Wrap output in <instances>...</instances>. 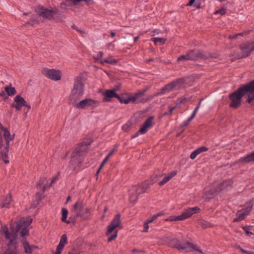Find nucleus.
I'll use <instances>...</instances> for the list:
<instances>
[{
	"label": "nucleus",
	"instance_id": "f257e3e1",
	"mask_svg": "<svg viewBox=\"0 0 254 254\" xmlns=\"http://www.w3.org/2000/svg\"><path fill=\"white\" fill-rule=\"evenodd\" d=\"M247 93H249L248 102L251 103L254 99V81H251L230 94L229 97L231 102L229 106L233 108H238L241 104L242 97Z\"/></svg>",
	"mask_w": 254,
	"mask_h": 254
},
{
	"label": "nucleus",
	"instance_id": "f03ea898",
	"mask_svg": "<svg viewBox=\"0 0 254 254\" xmlns=\"http://www.w3.org/2000/svg\"><path fill=\"white\" fill-rule=\"evenodd\" d=\"M185 81L183 78H179L173 81L170 83L165 85L158 92L154 94V95H150L148 97H143L145 92L147 91L148 88L144 89L143 90L139 91L135 94L137 97L139 103H145L152 100L154 96H158L169 93L174 90L178 89L182 87Z\"/></svg>",
	"mask_w": 254,
	"mask_h": 254
},
{
	"label": "nucleus",
	"instance_id": "7ed1b4c3",
	"mask_svg": "<svg viewBox=\"0 0 254 254\" xmlns=\"http://www.w3.org/2000/svg\"><path fill=\"white\" fill-rule=\"evenodd\" d=\"M31 218L29 217L26 218H23L16 224V228H15L14 225H11L10 229L11 230V233L9 232V233L10 235H13L14 236V241L17 237V233L20 230H21L20 233L22 237L28 235L29 232L27 228L31 224Z\"/></svg>",
	"mask_w": 254,
	"mask_h": 254
},
{
	"label": "nucleus",
	"instance_id": "20e7f679",
	"mask_svg": "<svg viewBox=\"0 0 254 254\" xmlns=\"http://www.w3.org/2000/svg\"><path fill=\"white\" fill-rule=\"evenodd\" d=\"M121 215L117 214L112 220L108 227L106 235L109 236L108 242H111L115 239L118 236V231L116 230L118 227L121 228V222L120 220Z\"/></svg>",
	"mask_w": 254,
	"mask_h": 254
},
{
	"label": "nucleus",
	"instance_id": "39448f33",
	"mask_svg": "<svg viewBox=\"0 0 254 254\" xmlns=\"http://www.w3.org/2000/svg\"><path fill=\"white\" fill-rule=\"evenodd\" d=\"M0 233L3 235L8 244V248L3 254H17L14 242V236L9 233L8 228L3 226L0 231Z\"/></svg>",
	"mask_w": 254,
	"mask_h": 254
},
{
	"label": "nucleus",
	"instance_id": "423d86ee",
	"mask_svg": "<svg viewBox=\"0 0 254 254\" xmlns=\"http://www.w3.org/2000/svg\"><path fill=\"white\" fill-rule=\"evenodd\" d=\"M148 188L146 183L141 185L134 186L129 190V200L131 203H134L138 199V195L145 191Z\"/></svg>",
	"mask_w": 254,
	"mask_h": 254
},
{
	"label": "nucleus",
	"instance_id": "0eeeda50",
	"mask_svg": "<svg viewBox=\"0 0 254 254\" xmlns=\"http://www.w3.org/2000/svg\"><path fill=\"white\" fill-rule=\"evenodd\" d=\"M79 82L77 79L73 85V88L71 91V94L69 96L70 102L74 104L77 108H79Z\"/></svg>",
	"mask_w": 254,
	"mask_h": 254
},
{
	"label": "nucleus",
	"instance_id": "6e6552de",
	"mask_svg": "<svg viewBox=\"0 0 254 254\" xmlns=\"http://www.w3.org/2000/svg\"><path fill=\"white\" fill-rule=\"evenodd\" d=\"M232 185L233 182L231 180L223 181L220 185L218 186L217 189L215 191H213L212 190H210L209 193L210 194H211V196H210L209 197L204 196V197L205 199L207 198H210L213 196L216 195L218 193L221 191H225L229 190L232 188Z\"/></svg>",
	"mask_w": 254,
	"mask_h": 254
},
{
	"label": "nucleus",
	"instance_id": "1a4fd4ad",
	"mask_svg": "<svg viewBox=\"0 0 254 254\" xmlns=\"http://www.w3.org/2000/svg\"><path fill=\"white\" fill-rule=\"evenodd\" d=\"M240 48L242 51V55L239 57V58L248 57L253 51H254V41L243 43L240 45Z\"/></svg>",
	"mask_w": 254,
	"mask_h": 254
},
{
	"label": "nucleus",
	"instance_id": "9d476101",
	"mask_svg": "<svg viewBox=\"0 0 254 254\" xmlns=\"http://www.w3.org/2000/svg\"><path fill=\"white\" fill-rule=\"evenodd\" d=\"M36 10L39 15L49 19L53 18L58 12L56 8L48 9L42 6L37 7Z\"/></svg>",
	"mask_w": 254,
	"mask_h": 254
},
{
	"label": "nucleus",
	"instance_id": "9b49d317",
	"mask_svg": "<svg viewBox=\"0 0 254 254\" xmlns=\"http://www.w3.org/2000/svg\"><path fill=\"white\" fill-rule=\"evenodd\" d=\"M42 72L47 77L53 80H59L61 78V72L59 70L44 68L42 69Z\"/></svg>",
	"mask_w": 254,
	"mask_h": 254
},
{
	"label": "nucleus",
	"instance_id": "f8f14e48",
	"mask_svg": "<svg viewBox=\"0 0 254 254\" xmlns=\"http://www.w3.org/2000/svg\"><path fill=\"white\" fill-rule=\"evenodd\" d=\"M13 139H6L2 141V146L0 147V153L2 159L5 163L7 164L9 163L8 160V153L9 147V142Z\"/></svg>",
	"mask_w": 254,
	"mask_h": 254
},
{
	"label": "nucleus",
	"instance_id": "ddd939ff",
	"mask_svg": "<svg viewBox=\"0 0 254 254\" xmlns=\"http://www.w3.org/2000/svg\"><path fill=\"white\" fill-rule=\"evenodd\" d=\"M252 209L251 204H247L244 207L239 210L236 213V217L234 218V222H238L243 220L245 216L248 215Z\"/></svg>",
	"mask_w": 254,
	"mask_h": 254
},
{
	"label": "nucleus",
	"instance_id": "4468645a",
	"mask_svg": "<svg viewBox=\"0 0 254 254\" xmlns=\"http://www.w3.org/2000/svg\"><path fill=\"white\" fill-rule=\"evenodd\" d=\"M12 107L15 108L16 110H20L23 106L26 107L29 110L31 107L20 95H16L14 98V102L11 105Z\"/></svg>",
	"mask_w": 254,
	"mask_h": 254
},
{
	"label": "nucleus",
	"instance_id": "2eb2a0df",
	"mask_svg": "<svg viewBox=\"0 0 254 254\" xmlns=\"http://www.w3.org/2000/svg\"><path fill=\"white\" fill-rule=\"evenodd\" d=\"M6 139H13L14 137V134H11L9 131L0 123V147L2 146V141Z\"/></svg>",
	"mask_w": 254,
	"mask_h": 254
},
{
	"label": "nucleus",
	"instance_id": "dca6fc26",
	"mask_svg": "<svg viewBox=\"0 0 254 254\" xmlns=\"http://www.w3.org/2000/svg\"><path fill=\"white\" fill-rule=\"evenodd\" d=\"M200 209L198 207H189L183 212L181 215L182 220L191 217L192 215L198 213Z\"/></svg>",
	"mask_w": 254,
	"mask_h": 254
},
{
	"label": "nucleus",
	"instance_id": "f3484780",
	"mask_svg": "<svg viewBox=\"0 0 254 254\" xmlns=\"http://www.w3.org/2000/svg\"><path fill=\"white\" fill-rule=\"evenodd\" d=\"M198 57L196 51H191L185 55H182L178 58V61L186 60H194Z\"/></svg>",
	"mask_w": 254,
	"mask_h": 254
},
{
	"label": "nucleus",
	"instance_id": "a211bd4d",
	"mask_svg": "<svg viewBox=\"0 0 254 254\" xmlns=\"http://www.w3.org/2000/svg\"><path fill=\"white\" fill-rule=\"evenodd\" d=\"M103 95L104 96L103 101L105 102L110 101L111 99L114 97L117 99L119 97V95L116 93V89L107 90L104 92Z\"/></svg>",
	"mask_w": 254,
	"mask_h": 254
},
{
	"label": "nucleus",
	"instance_id": "6ab92c4d",
	"mask_svg": "<svg viewBox=\"0 0 254 254\" xmlns=\"http://www.w3.org/2000/svg\"><path fill=\"white\" fill-rule=\"evenodd\" d=\"M183 249L184 250V251L186 252L195 251L199 252L200 254H204L202 251L198 246L190 242L186 243L185 247L183 248Z\"/></svg>",
	"mask_w": 254,
	"mask_h": 254
},
{
	"label": "nucleus",
	"instance_id": "aec40b11",
	"mask_svg": "<svg viewBox=\"0 0 254 254\" xmlns=\"http://www.w3.org/2000/svg\"><path fill=\"white\" fill-rule=\"evenodd\" d=\"M118 99L121 103H124L126 104L130 102H132L133 103H139L135 94L132 96H129L126 98H123L119 96V97L118 98Z\"/></svg>",
	"mask_w": 254,
	"mask_h": 254
},
{
	"label": "nucleus",
	"instance_id": "412c9836",
	"mask_svg": "<svg viewBox=\"0 0 254 254\" xmlns=\"http://www.w3.org/2000/svg\"><path fill=\"white\" fill-rule=\"evenodd\" d=\"M99 104L98 101L90 99L83 100L80 101V108H87L88 107H95Z\"/></svg>",
	"mask_w": 254,
	"mask_h": 254
},
{
	"label": "nucleus",
	"instance_id": "4be33fe9",
	"mask_svg": "<svg viewBox=\"0 0 254 254\" xmlns=\"http://www.w3.org/2000/svg\"><path fill=\"white\" fill-rule=\"evenodd\" d=\"M152 120V117L148 118L140 127V129L139 130V132L141 133V134H145L147 131L148 129L151 127Z\"/></svg>",
	"mask_w": 254,
	"mask_h": 254
},
{
	"label": "nucleus",
	"instance_id": "5701e85b",
	"mask_svg": "<svg viewBox=\"0 0 254 254\" xmlns=\"http://www.w3.org/2000/svg\"><path fill=\"white\" fill-rule=\"evenodd\" d=\"M66 244H67V238L65 235H63L62 236L60 243L57 247L55 254H61Z\"/></svg>",
	"mask_w": 254,
	"mask_h": 254
},
{
	"label": "nucleus",
	"instance_id": "b1692460",
	"mask_svg": "<svg viewBox=\"0 0 254 254\" xmlns=\"http://www.w3.org/2000/svg\"><path fill=\"white\" fill-rule=\"evenodd\" d=\"M169 246L172 248H175L179 251H184L183 248L185 247V243L182 245L180 244V242L178 239L174 238L172 239L169 243Z\"/></svg>",
	"mask_w": 254,
	"mask_h": 254
},
{
	"label": "nucleus",
	"instance_id": "393cba45",
	"mask_svg": "<svg viewBox=\"0 0 254 254\" xmlns=\"http://www.w3.org/2000/svg\"><path fill=\"white\" fill-rule=\"evenodd\" d=\"M79 163V150L76 149L75 152H73L71 156V158L70 161V164L73 167L76 164H78Z\"/></svg>",
	"mask_w": 254,
	"mask_h": 254
},
{
	"label": "nucleus",
	"instance_id": "a878e982",
	"mask_svg": "<svg viewBox=\"0 0 254 254\" xmlns=\"http://www.w3.org/2000/svg\"><path fill=\"white\" fill-rule=\"evenodd\" d=\"M47 181L45 178H41L37 183V187L38 189H41L42 192H44L45 190L49 187V185L47 183Z\"/></svg>",
	"mask_w": 254,
	"mask_h": 254
},
{
	"label": "nucleus",
	"instance_id": "bb28decb",
	"mask_svg": "<svg viewBox=\"0 0 254 254\" xmlns=\"http://www.w3.org/2000/svg\"><path fill=\"white\" fill-rule=\"evenodd\" d=\"M177 172L176 171H174L171 172L167 175L164 177L162 180H161L159 183V185L160 186H163L168 182H169L172 178H173L174 176L177 175Z\"/></svg>",
	"mask_w": 254,
	"mask_h": 254
},
{
	"label": "nucleus",
	"instance_id": "cd10ccee",
	"mask_svg": "<svg viewBox=\"0 0 254 254\" xmlns=\"http://www.w3.org/2000/svg\"><path fill=\"white\" fill-rule=\"evenodd\" d=\"M79 2V0H66L65 1L61 3V6L62 8H66L67 7H72Z\"/></svg>",
	"mask_w": 254,
	"mask_h": 254
},
{
	"label": "nucleus",
	"instance_id": "c85d7f7f",
	"mask_svg": "<svg viewBox=\"0 0 254 254\" xmlns=\"http://www.w3.org/2000/svg\"><path fill=\"white\" fill-rule=\"evenodd\" d=\"M118 61L115 59H114L113 56L111 55L109 56L104 60H101L100 63L102 64H104L105 63L111 64L112 65H115L117 64Z\"/></svg>",
	"mask_w": 254,
	"mask_h": 254
},
{
	"label": "nucleus",
	"instance_id": "c756f323",
	"mask_svg": "<svg viewBox=\"0 0 254 254\" xmlns=\"http://www.w3.org/2000/svg\"><path fill=\"white\" fill-rule=\"evenodd\" d=\"M70 213L72 217H75L78 216L79 214V204L78 201L72 207Z\"/></svg>",
	"mask_w": 254,
	"mask_h": 254
},
{
	"label": "nucleus",
	"instance_id": "7c9ffc66",
	"mask_svg": "<svg viewBox=\"0 0 254 254\" xmlns=\"http://www.w3.org/2000/svg\"><path fill=\"white\" fill-rule=\"evenodd\" d=\"M23 248L24 249L25 252L27 254H31L33 252L34 249L37 247L34 246H30L28 242L26 241H23Z\"/></svg>",
	"mask_w": 254,
	"mask_h": 254
},
{
	"label": "nucleus",
	"instance_id": "2f4dec72",
	"mask_svg": "<svg viewBox=\"0 0 254 254\" xmlns=\"http://www.w3.org/2000/svg\"><path fill=\"white\" fill-rule=\"evenodd\" d=\"M4 90L8 96H12L16 93V89L14 87L11 86V84L4 87Z\"/></svg>",
	"mask_w": 254,
	"mask_h": 254
},
{
	"label": "nucleus",
	"instance_id": "473e14b6",
	"mask_svg": "<svg viewBox=\"0 0 254 254\" xmlns=\"http://www.w3.org/2000/svg\"><path fill=\"white\" fill-rule=\"evenodd\" d=\"M92 140L91 139H87L85 141H83L81 143H80V152H81L82 148H83V151H86L87 149L91 143H92Z\"/></svg>",
	"mask_w": 254,
	"mask_h": 254
},
{
	"label": "nucleus",
	"instance_id": "72a5a7b5",
	"mask_svg": "<svg viewBox=\"0 0 254 254\" xmlns=\"http://www.w3.org/2000/svg\"><path fill=\"white\" fill-rule=\"evenodd\" d=\"M11 201V196L10 194H7L2 202L1 207L8 208Z\"/></svg>",
	"mask_w": 254,
	"mask_h": 254
},
{
	"label": "nucleus",
	"instance_id": "f704fd0d",
	"mask_svg": "<svg viewBox=\"0 0 254 254\" xmlns=\"http://www.w3.org/2000/svg\"><path fill=\"white\" fill-rule=\"evenodd\" d=\"M241 160L246 163L254 162V151L251 153L247 155L246 156L242 158Z\"/></svg>",
	"mask_w": 254,
	"mask_h": 254
},
{
	"label": "nucleus",
	"instance_id": "c9c22d12",
	"mask_svg": "<svg viewBox=\"0 0 254 254\" xmlns=\"http://www.w3.org/2000/svg\"><path fill=\"white\" fill-rule=\"evenodd\" d=\"M90 212L87 208L80 209V219H85L89 217Z\"/></svg>",
	"mask_w": 254,
	"mask_h": 254
},
{
	"label": "nucleus",
	"instance_id": "e433bc0d",
	"mask_svg": "<svg viewBox=\"0 0 254 254\" xmlns=\"http://www.w3.org/2000/svg\"><path fill=\"white\" fill-rule=\"evenodd\" d=\"M151 40L156 44L160 43V44L162 45L165 43L166 39L159 37H154L151 38Z\"/></svg>",
	"mask_w": 254,
	"mask_h": 254
},
{
	"label": "nucleus",
	"instance_id": "4c0bfd02",
	"mask_svg": "<svg viewBox=\"0 0 254 254\" xmlns=\"http://www.w3.org/2000/svg\"><path fill=\"white\" fill-rule=\"evenodd\" d=\"M103 55V52L100 51L93 55V58L96 61L99 62L100 63V61L102 60V59Z\"/></svg>",
	"mask_w": 254,
	"mask_h": 254
},
{
	"label": "nucleus",
	"instance_id": "58836bf2",
	"mask_svg": "<svg viewBox=\"0 0 254 254\" xmlns=\"http://www.w3.org/2000/svg\"><path fill=\"white\" fill-rule=\"evenodd\" d=\"M182 220L181 215L175 216L172 215L165 219L166 221H174Z\"/></svg>",
	"mask_w": 254,
	"mask_h": 254
},
{
	"label": "nucleus",
	"instance_id": "ea45409f",
	"mask_svg": "<svg viewBox=\"0 0 254 254\" xmlns=\"http://www.w3.org/2000/svg\"><path fill=\"white\" fill-rule=\"evenodd\" d=\"M62 221L63 222L66 221V219L67 218V216L68 214V211L65 208H62Z\"/></svg>",
	"mask_w": 254,
	"mask_h": 254
},
{
	"label": "nucleus",
	"instance_id": "a19ab883",
	"mask_svg": "<svg viewBox=\"0 0 254 254\" xmlns=\"http://www.w3.org/2000/svg\"><path fill=\"white\" fill-rule=\"evenodd\" d=\"M131 125V123L130 122H127L122 127V129L127 131L129 130Z\"/></svg>",
	"mask_w": 254,
	"mask_h": 254
},
{
	"label": "nucleus",
	"instance_id": "79ce46f5",
	"mask_svg": "<svg viewBox=\"0 0 254 254\" xmlns=\"http://www.w3.org/2000/svg\"><path fill=\"white\" fill-rule=\"evenodd\" d=\"M198 154H199V152H198L197 149H195L190 154V158L191 159L193 160L196 157V156Z\"/></svg>",
	"mask_w": 254,
	"mask_h": 254
},
{
	"label": "nucleus",
	"instance_id": "37998d69",
	"mask_svg": "<svg viewBox=\"0 0 254 254\" xmlns=\"http://www.w3.org/2000/svg\"><path fill=\"white\" fill-rule=\"evenodd\" d=\"M202 100V99L201 100ZM201 101H200L198 104L197 105V106L195 107V108L194 109V111H193V113L192 114V115H191V118H194V117L195 116V115L197 113L200 106V105H201Z\"/></svg>",
	"mask_w": 254,
	"mask_h": 254
},
{
	"label": "nucleus",
	"instance_id": "c03bdc74",
	"mask_svg": "<svg viewBox=\"0 0 254 254\" xmlns=\"http://www.w3.org/2000/svg\"><path fill=\"white\" fill-rule=\"evenodd\" d=\"M243 229L248 236L253 235V233L250 231V227L249 226H244L243 227Z\"/></svg>",
	"mask_w": 254,
	"mask_h": 254
},
{
	"label": "nucleus",
	"instance_id": "a18cd8bd",
	"mask_svg": "<svg viewBox=\"0 0 254 254\" xmlns=\"http://www.w3.org/2000/svg\"><path fill=\"white\" fill-rule=\"evenodd\" d=\"M194 118H191V116L189 117L187 120H185L183 122L182 126L183 127H186L187 126L190 122Z\"/></svg>",
	"mask_w": 254,
	"mask_h": 254
},
{
	"label": "nucleus",
	"instance_id": "49530a36",
	"mask_svg": "<svg viewBox=\"0 0 254 254\" xmlns=\"http://www.w3.org/2000/svg\"><path fill=\"white\" fill-rule=\"evenodd\" d=\"M109 158H108V157H106L103 160V162L102 163L100 168H99V169L98 170L97 172V173H98L100 170L102 169V167L104 166V165H105V163H106V162L108 161V160H109Z\"/></svg>",
	"mask_w": 254,
	"mask_h": 254
},
{
	"label": "nucleus",
	"instance_id": "de8ad7c7",
	"mask_svg": "<svg viewBox=\"0 0 254 254\" xmlns=\"http://www.w3.org/2000/svg\"><path fill=\"white\" fill-rule=\"evenodd\" d=\"M199 152V153H201L203 152H205L208 151V148L205 146H201L196 149Z\"/></svg>",
	"mask_w": 254,
	"mask_h": 254
},
{
	"label": "nucleus",
	"instance_id": "09e8293b",
	"mask_svg": "<svg viewBox=\"0 0 254 254\" xmlns=\"http://www.w3.org/2000/svg\"><path fill=\"white\" fill-rule=\"evenodd\" d=\"M226 12V9L225 8H222L221 9L217 10L215 13V14H220L221 15H224Z\"/></svg>",
	"mask_w": 254,
	"mask_h": 254
},
{
	"label": "nucleus",
	"instance_id": "8fccbe9b",
	"mask_svg": "<svg viewBox=\"0 0 254 254\" xmlns=\"http://www.w3.org/2000/svg\"><path fill=\"white\" fill-rule=\"evenodd\" d=\"M149 229V223L146 221L144 224V229L142 230L143 232H147L148 231Z\"/></svg>",
	"mask_w": 254,
	"mask_h": 254
},
{
	"label": "nucleus",
	"instance_id": "3c124183",
	"mask_svg": "<svg viewBox=\"0 0 254 254\" xmlns=\"http://www.w3.org/2000/svg\"><path fill=\"white\" fill-rule=\"evenodd\" d=\"M59 175L58 173V175L55 177H54L52 180L51 184L49 185V187L52 186V185L54 183H55L58 180H59Z\"/></svg>",
	"mask_w": 254,
	"mask_h": 254
},
{
	"label": "nucleus",
	"instance_id": "603ef678",
	"mask_svg": "<svg viewBox=\"0 0 254 254\" xmlns=\"http://www.w3.org/2000/svg\"><path fill=\"white\" fill-rule=\"evenodd\" d=\"M156 219H157L156 216L154 214L151 217L148 219L146 221L147 223H150L152 222L154 220H155Z\"/></svg>",
	"mask_w": 254,
	"mask_h": 254
},
{
	"label": "nucleus",
	"instance_id": "864d4df0",
	"mask_svg": "<svg viewBox=\"0 0 254 254\" xmlns=\"http://www.w3.org/2000/svg\"><path fill=\"white\" fill-rule=\"evenodd\" d=\"M175 108V107H171L169 109V111L168 112H165L164 113V115H172V113H173V110H174V109Z\"/></svg>",
	"mask_w": 254,
	"mask_h": 254
},
{
	"label": "nucleus",
	"instance_id": "5fc2aeb1",
	"mask_svg": "<svg viewBox=\"0 0 254 254\" xmlns=\"http://www.w3.org/2000/svg\"><path fill=\"white\" fill-rule=\"evenodd\" d=\"M244 35L243 33H240L239 34H234V35H230L229 36V38L230 39H235V38H237V37L239 35Z\"/></svg>",
	"mask_w": 254,
	"mask_h": 254
},
{
	"label": "nucleus",
	"instance_id": "6e6d98bb",
	"mask_svg": "<svg viewBox=\"0 0 254 254\" xmlns=\"http://www.w3.org/2000/svg\"><path fill=\"white\" fill-rule=\"evenodd\" d=\"M165 214V213L163 211L160 212L156 214H155L157 218L158 217L162 216Z\"/></svg>",
	"mask_w": 254,
	"mask_h": 254
},
{
	"label": "nucleus",
	"instance_id": "4d7b16f0",
	"mask_svg": "<svg viewBox=\"0 0 254 254\" xmlns=\"http://www.w3.org/2000/svg\"><path fill=\"white\" fill-rule=\"evenodd\" d=\"M116 150V149L114 148L111 151H110V152L106 156V157H108V158H109L110 157V156H111L113 153L115 152V151Z\"/></svg>",
	"mask_w": 254,
	"mask_h": 254
},
{
	"label": "nucleus",
	"instance_id": "13d9d810",
	"mask_svg": "<svg viewBox=\"0 0 254 254\" xmlns=\"http://www.w3.org/2000/svg\"><path fill=\"white\" fill-rule=\"evenodd\" d=\"M195 2V0H190L189 2L187 4V6H191L193 5L194 2Z\"/></svg>",
	"mask_w": 254,
	"mask_h": 254
},
{
	"label": "nucleus",
	"instance_id": "bf43d9fd",
	"mask_svg": "<svg viewBox=\"0 0 254 254\" xmlns=\"http://www.w3.org/2000/svg\"><path fill=\"white\" fill-rule=\"evenodd\" d=\"M193 6L196 8H200V3H196L193 5Z\"/></svg>",
	"mask_w": 254,
	"mask_h": 254
},
{
	"label": "nucleus",
	"instance_id": "052dcab7",
	"mask_svg": "<svg viewBox=\"0 0 254 254\" xmlns=\"http://www.w3.org/2000/svg\"><path fill=\"white\" fill-rule=\"evenodd\" d=\"M242 252L246 253V254H251V251H245L242 249H241Z\"/></svg>",
	"mask_w": 254,
	"mask_h": 254
},
{
	"label": "nucleus",
	"instance_id": "680f3d73",
	"mask_svg": "<svg viewBox=\"0 0 254 254\" xmlns=\"http://www.w3.org/2000/svg\"><path fill=\"white\" fill-rule=\"evenodd\" d=\"M140 134H141V133H139V130H138V131H137V132L135 134H134V135L132 136V138H135V137H136L138 136L139 135H140Z\"/></svg>",
	"mask_w": 254,
	"mask_h": 254
},
{
	"label": "nucleus",
	"instance_id": "e2e57ef3",
	"mask_svg": "<svg viewBox=\"0 0 254 254\" xmlns=\"http://www.w3.org/2000/svg\"><path fill=\"white\" fill-rule=\"evenodd\" d=\"M82 0L88 2L89 4L93 3V1L91 0Z\"/></svg>",
	"mask_w": 254,
	"mask_h": 254
},
{
	"label": "nucleus",
	"instance_id": "0e129e2a",
	"mask_svg": "<svg viewBox=\"0 0 254 254\" xmlns=\"http://www.w3.org/2000/svg\"><path fill=\"white\" fill-rule=\"evenodd\" d=\"M188 100L189 99H187L186 98H184L182 100V101L181 102L182 103H185V102H187V101H188Z\"/></svg>",
	"mask_w": 254,
	"mask_h": 254
},
{
	"label": "nucleus",
	"instance_id": "69168bd1",
	"mask_svg": "<svg viewBox=\"0 0 254 254\" xmlns=\"http://www.w3.org/2000/svg\"><path fill=\"white\" fill-rule=\"evenodd\" d=\"M4 95H5V92L3 91H1L0 93V97H2V96H4Z\"/></svg>",
	"mask_w": 254,
	"mask_h": 254
},
{
	"label": "nucleus",
	"instance_id": "338daca9",
	"mask_svg": "<svg viewBox=\"0 0 254 254\" xmlns=\"http://www.w3.org/2000/svg\"><path fill=\"white\" fill-rule=\"evenodd\" d=\"M139 39V36H136V37H135L134 38V42H136L138 40V39Z\"/></svg>",
	"mask_w": 254,
	"mask_h": 254
},
{
	"label": "nucleus",
	"instance_id": "774afa93",
	"mask_svg": "<svg viewBox=\"0 0 254 254\" xmlns=\"http://www.w3.org/2000/svg\"><path fill=\"white\" fill-rule=\"evenodd\" d=\"M111 35L112 37H114L115 36V33L114 32H112L111 33Z\"/></svg>",
	"mask_w": 254,
	"mask_h": 254
}]
</instances>
